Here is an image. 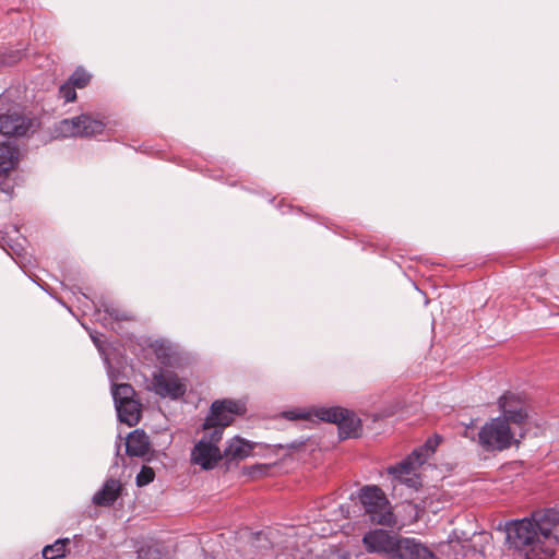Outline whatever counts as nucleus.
Returning a JSON list of instances; mask_svg holds the SVG:
<instances>
[{
    "mask_svg": "<svg viewBox=\"0 0 559 559\" xmlns=\"http://www.w3.org/2000/svg\"><path fill=\"white\" fill-rule=\"evenodd\" d=\"M507 540L525 559H552L555 545H559V510L537 511L531 519L514 522L508 527Z\"/></svg>",
    "mask_w": 559,
    "mask_h": 559,
    "instance_id": "f257e3e1",
    "label": "nucleus"
},
{
    "mask_svg": "<svg viewBox=\"0 0 559 559\" xmlns=\"http://www.w3.org/2000/svg\"><path fill=\"white\" fill-rule=\"evenodd\" d=\"M358 497L365 513L372 523L384 526H394L396 524V516L393 513L391 502L380 487L376 485L364 486L359 490Z\"/></svg>",
    "mask_w": 559,
    "mask_h": 559,
    "instance_id": "f03ea898",
    "label": "nucleus"
},
{
    "mask_svg": "<svg viewBox=\"0 0 559 559\" xmlns=\"http://www.w3.org/2000/svg\"><path fill=\"white\" fill-rule=\"evenodd\" d=\"M221 440L222 430L219 428L211 431L205 430L202 438L191 450V464L200 466L204 471L213 469L223 459V453L218 447Z\"/></svg>",
    "mask_w": 559,
    "mask_h": 559,
    "instance_id": "7ed1b4c3",
    "label": "nucleus"
},
{
    "mask_svg": "<svg viewBox=\"0 0 559 559\" xmlns=\"http://www.w3.org/2000/svg\"><path fill=\"white\" fill-rule=\"evenodd\" d=\"M514 441L510 425L501 417L486 423L478 432V443L485 451H503Z\"/></svg>",
    "mask_w": 559,
    "mask_h": 559,
    "instance_id": "20e7f679",
    "label": "nucleus"
},
{
    "mask_svg": "<svg viewBox=\"0 0 559 559\" xmlns=\"http://www.w3.org/2000/svg\"><path fill=\"white\" fill-rule=\"evenodd\" d=\"M105 128L106 123L103 120L90 114H82L59 121L55 130L62 138H90L103 134Z\"/></svg>",
    "mask_w": 559,
    "mask_h": 559,
    "instance_id": "39448f33",
    "label": "nucleus"
},
{
    "mask_svg": "<svg viewBox=\"0 0 559 559\" xmlns=\"http://www.w3.org/2000/svg\"><path fill=\"white\" fill-rule=\"evenodd\" d=\"M314 415L322 421L336 424L342 439L356 438L360 433L361 421L353 411L340 406L321 407Z\"/></svg>",
    "mask_w": 559,
    "mask_h": 559,
    "instance_id": "423d86ee",
    "label": "nucleus"
},
{
    "mask_svg": "<svg viewBox=\"0 0 559 559\" xmlns=\"http://www.w3.org/2000/svg\"><path fill=\"white\" fill-rule=\"evenodd\" d=\"M246 411L245 405L233 400L215 401L211 405L210 414L203 423V430L219 428L222 431L231 424L236 415Z\"/></svg>",
    "mask_w": 559,
    "mask_h": 559,
    "instance_id": "0eeeda50",
    "label": "nucleus"
},
{
    "mask_svg": "<svg viewBox=\"0 0 559 559\" xmlns=\"http://www.w3.org/2000/svg\"><path fill=\"white\" fill-rule=\"evenodd\" d=\"M402 538L385 530L376 528L367 532L362 544L368 552L390 556L394 558Z\"/></svg>",
    "mask_w": 559,
    "mask_h": 559,
    "instance_id": "6e6552de",
    "label": "nucleus"
},
{
    "mask_svg": "<svg viewBox=\"0 0 559 559\" xmlns=\"http://www.w3.org/2000/svg\"><path fill=\"white\" fill-rule=\"evenodd\" d=\"M152 390L160 397L178 400L187 392V384L175 372L159 371L153 374Z\"/></svg>",
    "mask_w": 559,
    "mask_h": 559,
    "instance_id": "1a4fd4ad",
    "label": "nucleus"
},
{
    "mask_svg": "<svg viewBox=\"0 0 559 559\" xmlns=\"http://www.w3.org/2000/svg\"><path fill=\"white\" fill-rule=\"evenodd\" d=\"M421 465L423 463L411 453L397 464L389 466L386 472L392 476L393 480L404 484L409 488H417L420 486V478L417 471Z\"/></svg>",
    "mask_w": 559,
    "mask_h": 559,
    "instance_id": "9d476101",
    "label": "nucleus"
},
{
    "mask_svg": "<svg viewBox=\"0 0 559 559\" xmlns=\"http://www.w3.org/2000/svg\"><path fill=\"white\" fill-rule=\"evenodd\" d=\"M502 417L508 423L522 425L527 419L526 403L524 396L513 392L504 393L498 401Z\"/></svg>",
    "mask_w": 559,
    "mask_h": 559,
    "instance_id": "9b49d317",
    "label": "nucleus"
},
{
    "mask_svg": "<svg viewBox=\"0 0 559 559\" xmlns=\"http://www.w3.org/2000/svg\"><path fill=\"white\" fill-rule=\"evenodd\" d=\"M32 127V121L20 114L0 116V133L8 136H24Z\"/></svg>",
    "mask_w": 559,
    "mask_h": 559,
    "instance_id": "f8f14e48",
    "label": "nucleus"
},
{
    "mask_svg": "<svg viewBox=\"0 0 559 559\" xmlns=\"http://www.w3.org/2000/svg\"><path fill=\"white\" fill-rule=\"evenodd\" d=\"M397 559H437L435 554L415 538H402L397 552Z\"/></svg>",
    "mask_w": 559,
    "mask_h": 559,
    "instance_id": "ddd939ff",
    "label": "nucleus"
},
{
    "mask_svg": "<svg viewBox=\"0 0 559 559\" xmlns=\"http://www.w3.org/2000/svg\"><path fill=\"white\" fill-rule=\"evenodd\" d=\"M122 490L121 483L117 479H107L100 490H98L94 497L93 502L96 506L109 507L120 496Z\"/></svg>",
    "mask_w": 559,
    "mask_h": 559,
    "instance_id": "4468645a",
    "label": "nucleus"
},
{
    "mask_svg": "<svg viewBox=\"0 0 559 559\" xmlns=\"http://www.w3.org/2000/svg\"><path fill=\"white\" fill-rule=\"evenodd\" d=\"M126 451L130 456H144L150 451L147 435L142 430L132 431L126 441Z\"/></svg>",
    "mask_w": 559,
    "mask_h": 559,
    "instance_id": "2eb2a0df",
    "label": "nucleus"
},
{
    "mask_svg": "<svg viewBox=\"0 0 559 559\" xmlns=\"http://www.w3.org/2000/svg\"><path fill=\"white\" fill-rule=\"evenodd\" d=\"M254 445L248 441L235 437L229 442L223 452V457L229 461H240L251 455Z\"/></svg>",
    "mask_w": 559,
    "mask_h": 559,
    "instance_id": "dca6fc26",
    "label": "nucleus"
},
{
    "mask_svg": "<svg viewBox=\"0 0 559 559\" xmlns=\"http://www.w3.org/2000/svg\"><path fill=\"white\" fill-rule=\"evenodd\" d=\"M120 421L128 426H135L141 418V404L133 400L116 405Z\"/></svg>",
    "mask_w": 559,
    "mask_h": 559,
    "instance_id": "f3484780",
    "label": "nucleus"
},
{
    "mask_svg": "<svg viewBox=\"0 0 559 559\" xmlns=\"http://www.w3.org/2000/svg\"><path fill=\"white\" fill-rule=\"evenodd\" d=\"M19 162V150L10 144H0V176L9 174Z\"/></svg>",
    "mask_w": 559,
    "mask_h": 559,
    "instance_id": "a211bd4d",
    "label": "nucleus"
},
{
    "mask_svg": "<svg viewBox=\"0 0 559 559\" xmlns=\"http://www.w3.org/2000/svg\"><path fill=\"white\" fill-rule=\"evenodd\" d=\"M69 544V538L57 539L52 545H47L44 547L43 557L45 559L63 558L67 555Z\"/></svg>",
    "mask_w": 559,
    "mask_h": 559,
    "instance_id": "6ab92c4d",
    "label": "nucleus"
},
{
    "mask_svg": "<svg viewBox=\"0 0 559 559\" xmlns=\"http://www.w3.org/2000/svg\"><path fill=\"white\" fill-rule=\"evenodd\" d=\"M440 441L441 438L439 436L429 438L421 447L413 450L412 453L424 464L435 453Z\"/></svg>",
    "mask_w": 559,
    "mask_h": 559,
    "instance_id": "aec40b11",
    "label": "nucleus"
},
{
    "mask_svg": "<svg viewBox=\"0 0 559 559\" xmlns=\"http://www.w3.org/2000/svg\"><path fill=\"white\" fill-rule=\"evenodd\" d=\"M135 392L128 383L116 384L112 389L115 405L133 400Z\"/></svg>",
    "mask_w": 559,
    "mask_h": 559,
    "instance_id": "412c9836",
    "label": "nucleus"
},
{
    "mask_svg": "<svg viewBox=\"0 0 559 559\" xmlns=\"http://www.w3.org/2000/svg\"><path fill=\"white\" fill-rule=\"evenodd\" d=\"M75 88H84L91 81V74L82 68H78L68 79Z\"/></svg>",
    "mask_w": 559,
    "mask_h": 559,
    "instance_id": "4be33fe9",
    "label": "nucleus"
},
{
    "mask_svg": "<svg viewBox=\"0 0 559 559\" xmlns=\"http://www.w3.org/2000/svg\"><path fill=\"white\" fill-rule=\"evenodd\" d=\"M155 472L150 466H143L140 471V473L136 475V485L139 487H143L148 485L154 480Z\"/></svg>",
    "mask_w": 559,
    "mask_h": 559,
    "instance_id": "5701e85b",
    "label": "nucleus"
},
{
    "mask_svg": "<svg viewBox=\"0 0 559 559\" xmlns=\"http://www.w3.org/2000/svg\"><path fill=\"white\" fill-rule=\"evenodd\" d=\"M59 97L63 98L66 103L74 102L76 99L75 87L67 81L59 87Z\"/></svg>",
    "mask_w": 559,
    "mask_h": 559,
    "instance_id": "b1692460",
    "label": "nucleus"
},
{
    "mask_svg": "<svg viewBox=\"0 0 559 559\" xmlns=\"http://www.w3.org/2000/svg\"><path fill=\"white\" fill-rule=\"evenodd\" d=\"M105 312L112 319H115L116 321H127V320H130V316L124 312V311H121L115 307H106L105 308Z\"/></svg>",
    "mask_w": 559,
    "mask_h": 559,
    "instance_id": "393cba45",
    "label": "nucleus"
},
{
    "mask_svg": "<svg viewBox=\"0 0 559 559\" xmlns=\"http://www.w3.org/2000/svg\"><path fill=\"white\" fill-rule=\"evenodd\" d=\"M326 559H347L344 555L338 551L331 552Z\"/></svg>",
    "mask_w": 559,
    "mask_h": 559,
    "instance_id": "a878e982",
    "label": "nucleus"
},
{
    "mask_svg": "<svg viewBox=\"0 0 559 559\" xmlns=\"http://www.w3.org/2000/svg\"><path fill=\"white\" fill-rule=\"evenodd\" d=\"M285 417L288 418V419H297V418H300L302 416L299 415V414H296L295 412H286L285 413Z\"/></svg>",
    "mask_w": 559,
    "mask_h": 559,
    "instance_id": "bb28decb",
    "label": "nucleus"
},
{
    "mask_svg": "<svg viewBox=\"0 0 559 559\" xmlns=\"http://www.w3.org/2000/svg\"><path fill=\"white\" fill-rule=\"evenodd\" d=\"M476 546H477V543L473 539V550H474V554L475 555H477V554L478 555H483V549H477Z\"/></svg>",
    "mask_w": 559,
    "mask_h": 559,
    "instance_id": "cd10ccee",
    "label": "nucleus"
},
{
    "mask_svg": "<svg viewBox=\"0 0 559 559\" xmlns=\"http://www.w3.org/2000/svg\"><path fill=\"white\" fill-rule=\"evenodd\" d=\"M276 447H277V448H280V449H284V448H292V449H295V448H297L298 445H297V444H295V443H292V444H289V445H288V444H287V445L278 444V445H276Z\"/></svg>",
    "mask_w": 559,
    "mask_h": 559,
    "instance_id": "c85d7f7f",
    "label": "nucleus"
},
{
    "mask_svg": "<svg viewBox=\"0 0 559 559\" xmlns=\"http://www.w3.org/2000/svg\"><path fill=\"white\" fill-rule=\"evenodd\" d=\"M475 537H476V535H474V538H475ZM477 537H479V538H484V539H488V537H489V536H488V535H486V534L479 533V534L477 535Z\"/></svg>",
    "mask_w": 559,
    "mask_h": 559,
    "instance_id": "c756f323",
    "label": "nucleus"
}]
</instances>
